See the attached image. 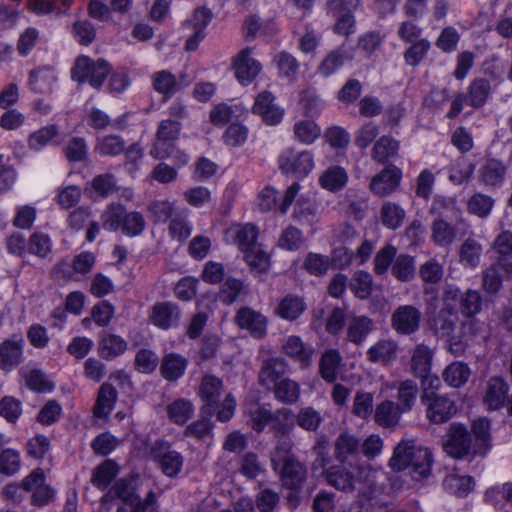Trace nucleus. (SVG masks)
I'll list each match as a JSON object with an SVG mask.
<instances>
[{
	"mask_svg": "<svg viewBox=\"0 0 512 512\" xmlns=\"http://www.w3.org/2000/svg\"><path fill=\"white\" fill-rule=\"evenodd\" d=\"M118 474V467L112 460H106L95 468L91 482L99 489H106Z\"/></svg>",
	"mask_w": 512,
	"mask_h": 512,
	"instance_id": "nucleus-48",
	"label": "nucleus"
},
{
	"mask_svg": "<svg viewBox=\"0 0 512 512\" xmlns=\"http://www.w3.org/2000/svg\"><path fill=\"white\" fill-rule=\"evenodd\" d=\"M437 297L434 296L430 303H427V315L432 330L439 337H448L454 331L458 323L456 307L443 306L442 309L433 317L430 316L431 308H436Z\"/></svg>",
	"mask_w": 512,
	"mask_h": 512,
	"instance_id": "nucleus-8",
	"label": "nucleus"
},
{
	"mask_svg": "<svg viewBox=\"0 0 512 512\" xmlns=\"http://www.w3.org/2000/svg\"><path fill=\"white\" fill-rule=\"evenodd\" d=\"M427 404V417L436 424L448 421L456 413V405L454 401L446 396L433 395Z\"/></svg>",
	"mask_w": 512,
	"mask_h": 512,
	"instance_id": "nucleus-20",
	"label": "nucleus"
},
{
	"mask_svg": "<svg viewBox=\"0 0 512 512\" xmlns=\"http://www.w3.org/2000/svg\"><path fill=\"white\" fill-rule=\"evenodd\" d=\"M341 357L336 350L326 351L320 359V373L324 380L333 382L338 373Z\"/></svg>",
	"mask_w": 512,
	"mask_h": 512,
	"instance_id": "nucleus-58",
	"label": "nucleus"
},
{
	"mask_svg": "<svg viewBox=\"0 0 512 512\" xmlns=\"http://www.w3.org/2000/svg\"><path fill=\"white\" fill-rule=\"evenodd\" d=\"M420 444L416 439H403L394 448L389 460V466L395 471H403L408 468L417 452Z\"/></svg>",
	"mask_w": 512,
	"mask_h": 512,
	"instance_id": "nucleus-21",
	"label": "nucleus"
},
{
	"mask_svg": "<svg viewBox=\"0 0 512 512\" xmlns=\"http://www.w3.org/2000/svg\"><path fill=\"white\" fill-rule=\"evenodd\" d=\"M95 151L102 156H117L125 151V141L118 135L98 137Z\"/></svg>",
	"mask_w": 512,
	"mask_h": 512,
	"instance_id": "nucleus-50",
	"label": "nucleus"
},
{
	"mask_svg": "<svg viewBox=\"0 0 512 512\" xmlns=\"http://www.w3.org/2000/svg\"><path fill=\"white\" fill-rule=\"evenodd\" d=\"M234 320L239 328L247 330L255 339H262L267 334V318L250 307L240 308Z\"/></svg>",
	"mask_w": 512,
	"mask_h": 512,
	"instance_id": "nucleus-9",
	"label": "nucleus"
},
{
	"mask_svg": "<svg viewBox=\"0 0 512 512\" xmlns=\"http://www.w3.org/2000/svg\"><path fill=\"white\" fill-rule=\"evenodd\" d=\"M272 390L275 399L286 405L294 404L300 398V386L290 378H283Z\"/></svg>",
	"mask_w": 512,
	"mask_h": 512,
	"instance_id": "nucleus-39",
	"label": "nucleus"
},
{
	"mask_svg": "<svg viewBox=\"0 0 512 512\" xmlns=\"http://www.w3.org/2000/svg\"><path fill=\"white\" fill-rule=\"evenodd\" d=\"M401 177L402 172L399 168L388 165L372 178L370 189L377 196H386L396 190Z\"/></svg>",
	"mask_w": 512,
	"mask_h": 512,
	"instance_id": "nucleus-15",
	"label": "nucleus"
},
{
	"mask_svg": "<svg viewBox=\"0 0 512 512\" xmlns=\"http://www.w3.org/2000/svg\"><path fill=\"white\" fill-rule=\"evenodd\" d=\"M444 381L455 388L463 386L470 377V369L467 364L453 362L443 372Z\"/></svg>",
	"mask_w": 512,
	"mask_h": 512,
	"instance_id": "nucleus-46",
	"label": "nucleus"
},
{
	"mask_svg": "<svg viewBox=\"0 0 512 512\" xmlns=\"http://www.w3.org/2000/svg\"><path fill=\"white\" fill-rule=\"evenodd\" d=\"M506 167L496 159L488 160L481 169V179L486 185L500 184L505 176Z\"/></svg>",
	"mask_w": 512,
	"mask_h": 512,
	"instance_id": "nucleus-55",
	"label": "nucleus"
},
{
	"mask_svg": "<svg viewBox=\"0 0 512 512\" xmlns=\"http://www.w3.org/2000/svg\"><path fill=\"white\" fill-rule=\"evenodd\" d=\"M287 364L283 359L274 358L266 361L259 371V383L266 389H272L283 379Z\"/></svg>",
	"mask_w": 512,
	"mask_h": 512,
	"instance_id": "nucleus-24",
	"label": "nucleus"
},
{
	"mask_svg": "<svg viewBox=\"0 0 512 512\" xmlns=\"http://www.w3.org/2000/svg\"><path fill=\"white\" fill-rule=\"evenodd\" d=\"M158 356L150 349H140L134 360L135 369L143 374H150L155 371L158 366Z\"/></svg>",
	"mask_w": 512,
	"mask_h": 512,
	"instance_id": "nucleus-64",
	"label": "nucleus"
},
{
	"mask_svg": "<svg viewBox=\"0 0 512 512\" xmlns=\"http://www.w3.org/2000/svg\"><path fill=\"white\" fill-rule=\"evenodd\" d=\"M222 391L223 383L221 379L213 375H205L202 378L199 387V395L205 403V412L209 415L216 413L219 421L227 422L234 414L236 401L231 394H228L224 398L223 402L219 404Z\"/></svg>",
	"mask_w": 512,
	"mask_h": 512,
	"instance_id": "nucleus-1",
	"label": "nucleus"
},
{
	"mask_svg": "<svg viewBox=\"0 0 512 512\" xmlns=\"http://www.w3.org/2000/svg\"><path fill=\"white\" fill-rule=\"evenodd\" d=\"M117 399L118 393L115 387L110 383H103L99 387L96 402L93 407L94 416L100 419L107 418L114 409Z\"/></svg>",
	"mask_w": 512,
	"mask_h": 512,
	"instance_id": "nucleus-23",
	"label": "nucleus"
},
{
	"mask_svg": "<svg viewBox=\"0 0 512 512\" xmlns=\"http://www.w3.org/2000/svg\"><path fill=\"white\" fill-rule=\"evenodd\" d=\"M72 0H31L30 8L37 14L65 13L71 5Z\"/></svg>",
	"mask_w": 512,
	"mask_h": 512,
	"instance_id": "nucleus-59",
	"label": "nucleus"
},
{
	"mask_svg": "<svg viewBox=\"0 0 512 512\" xmlns=\"http://www.w3.org/2000/svg\"><path fill=\"white\" fill-rule=\"evenodd\" d=\"M274 62L282 77L294 81L297 77L300 64L290 53L282 51L275 55Z\"/></svg>",
	"mask_w": 512,
	"mask_h": 512,
	"instance_id": "nucleus-52",
	"label": "nucleus"
},
{
	"mask_svg": "<svg viewBox=\"0 0 512 512\" xmlns=\"http://www.w3.org/2000/svg\"><path fill=\"white\" fill-rule=\"evenodd\" d=\"M360 452V441L348 432L341 433L334 443V456L340 463L347 462Z\"/></svg>",
	"mask_w": 512,
	"mask_h": 512,
	"instance_id": "nucleus-26",
	"label": "nucleus"
},
{
	"mask_svg": "<svg viewBox=\"0 0 512 512\" xmlns=\"http://www.w3.org/2000/svg\"><path fill=\"white\" fill-rule=\"evenodd\" d=\"M124 216V206L118 203H112L107 206L101 215L102 226L106 230L117 231L119 228H121Z\"/></svg>",
	"mask_w": 512,
	"mask_h": 512,
	"instance_id": "nucleus-61",
	"label": "nucleus"
},
{
	"mask_svg": "<svg viewBox=\"0 0 512 512\" xmlns=\"http://www.w3.org/2000/svg\"><path fill=\"white\" fill-rule=\"evenodd\" d=\"M184 76L181 75L177 80L175 76L169 71L162 70L156 72L152 76L154 89L161 94L171 96L181 89L183 85L187 86L188 83H183Z\"/></svg>",
	"mask_w": 512,
	"mask_h": 512,
	"instance_id": "nucleus-31",
	"label": "nucleus"
},
{
	"mask_svg": "<svg viewBox=\"0 0 512 512\" xmlns=\"http://www.w3.org/2000/svg\"><path fill=\"white\" fill-rule=\"evenodd\" d=\"M305 308L302 298L287 295L280 301L276 311L281 318L293 321L304 312Z\"/></svg>",
	"mask_w": 512,
	"mask_h": 512,
	"instance_id": "nucleus-44",
	"label": "nucleus"
},
{
	"mask_svg": "<svg viewBox=\"0 0 512 512\" xmlns=\"http://www.w3.org/2000/svg\"><path fill=\"white\" fill-rule=\"evenodd\" d=\"M373 329V322L367 316H354L347 325V340L359 345Z\"/></svg>",
	"mask_w": 512,
	"mask_h": 512,
	"instance_id": "nucleus-35",
	"label": "nucleus"
},
{
	"mask_svg": "<svg viewBox=\"0 0 512 512\" xmlns=\"http://www.w3.org/2000/svg\"><path fill=\"white\" fill-rule=\"evenodd\" d=\"M280 167L286 173H292L297 177H305L314 168L313 154L304 150L301 152L286 151L280 157Z\"/></svg>",
	"mask_w": 512,
	"mask_h": 512,
	"instance_id": "nucleus-10",
	"label": "nucleus"
},
{
	"mask_svg": "<svg viewBox=\"0 0 512 512\" xmlns=\"http://www.w3.org/2000/svg\"><path fill=\"white\" fill-rule=\"evenodd\" d=\"M59 133L55 124H50L31 133L28 137V147L31 150L39 151L49 144Z\"/></svg>",
	"mask_w": 512,
	"mask_h": 512,
	"instance_id": "nucleus-54",
	"label": "nucleus"
},
{
	"mask_svg": "<svg viewBox=\"0 0 512 512\" xmlns=\"http://www.w3.org/2000/svg\"><path fill=\"white\" fill-rule=\"evenodd\" d=\"M229 233L242 252L258 244L256 239L259 231L251 223L233 226L229 229Z\"/></svg>",
	"mask_w": 512,
	"mask_h": 512,
	"instance_id": "nucleus-37",
	"label": "nucleus"
},
{
	"mask_svg": "<svg viewBox=\"0 0 512 512\" xmlns=\"http://www.w3.org/2000/svg\"><path fill=\"white\" fill-rule=\"evenodd\" d=\"M481 244L472 238H467L460 246V262L465 266L475 268L480 262Z\"/></svg>",
	"mask_w": 512,
	"mask_h": 512,
	"instance_id": "nucleus-53",
	"label": "nucleus"
},
{
	"mask_svg": "<svg viewBox=\"0 0 512 512\" xmlns=\"http://www.w3.org/2000/svg\"><path fill=\"white\" fill-rule=\"evenodd\" d=\"M128 343L121 336L112 333H103L98 343V354L105 360H112L122 355Z\"/></svg>",
	"mask_w": 512,
	"mask_h": 512,
	"instance_id": "nucleus-25",
	"label": "nucleus"
},
{
	"mask_svg": "<svg viewBox=\"0 0 512 512\" xmlns=\"http://www.w3.org/2000/svg\"><path fill=\"white\" fill-rule=\"evenodd\" d=\"M277 472L282 485L290 490H300L307 477L305 466L297 458L282 463Z\"/></svg>",
	"mask_w": 512,
	"mask_h": 512,
	"instance_id": "nucleus-19",
	"label": "nucleus"
},
{
	"mask_svg": "<svg viewBox=\"0 0 512 512\" xmlns=\"http://www.w3.org/2000/svg\"><path fill=\"white\" fill-rule=\"evenodd\" d=\"M282 351L298 362L301 368H307L312 363L314 348L303 342L299 336L290 335L286 337L283 340Z\"/></svg>",
	"mask_w": 512,
	"mask_h": 512,
	"instance_id": "nucleus-16",
	"label": "nucleus"
},
{
	"mask_svg": "<svg viewBox=\"0 0 512 512\" xmlns=\"http://www.w3.org/2000/svg\"><path fill=\"white\" fill-rule=\"evenodd\" d=\"M316 216V206L308 198L300 197L295 205L292 217L301 224L311 225Z\"/></svg>",
	"mask_w": 512,
	"mask_h": 512,
	"instance_id": "nucleus-63",
	"label": "nucleus"
},
{
	"mask_svg": "<svg viewBox=\"0 0 512 512\" xmlns=\"http://www.w3.org/2000/svg\"><path fill=\"white\" fill-rule=\"evenodd\" d=\"M235 76L242 85L250 84L260 73L262 65L252 57V48L239 52L233 62Z\"/></svg>",
	"mask_w": 512,
	"mask_h": 512,
	"instance_id": "nucleus-12",
	"label": "nucleus"
},
{
	"mask_svg": "<svg viewBox=\"0 0 512 512\" xmlns=\"http://www.w3.org/2000/svg\"><path fill=\"white\" fill-rule=\"evenodd\" d=\"M391 271L399 281H410L415 274L414 258L406 254L398 255L392 264Z\"/></svg>",
	"mask_w": 512,
	"mask_h": 512,
	"instance_id": "nucleus-56",
	"label": "nucleus"
},
{
	"mask_svg": "<svg viewBox=\"0 0 512 512\" xmlns=\"http://www.w3.org/2000/svg\"><path fill=\"white\" fill-rule=\"evenodd\" d=\"M110 72L111 65L106 60H93L82 55L76 59L71 75L79 83L88 82L93 88L100 89Z\"/></svg>",
	"mask_w": 512,
	"mask_h": 512,
	"instance_id": "nucleus-3",
	"label": "nucleus"
},
{
	"mask_svg": "<svg viewBox=\"0 0 512 512\" xmlns=\"http://www.w3.org/2000/svg\"><path fill=\"white\" fill-rule=\"evenodd\" d=\"M495 200L486 194L475 193L467 202V211L479 218L485 219L491 213Z\"/></svg>",
	"mask_w": 512,
	"mask_h": 512,
	"instance_id": "nucleus-47",
	"label": "nucleus"
},
{
	"mask_svg": "<svg viewBox=\"0 0 512 512\" xmlns=\"http://www.w3.org/2000/svg\"><path fill=\"white\" fill-rule=\"evenodd\" d=\"M471 448V437L465 426L452 424L448 432V439L444 443V450L454 458L465 457Z\"/></svg>",
	"mask_w": 512,
	"mask_h": 512,
	"instance_id": "nucleus-13",
	"label": "nucleus"
},
{
	"mask_svg": "<svg viewBox=\"0 0 512 512\" xmlns=\"http://www.w3.org/2000/svg\"><path fill=\"white\" fill-rule=\"evenodd\" d=\"M56 77L48 67H41L30 72L29 84L31 89L38 93H47L52 89Z\"/></svg>",
	"mask_w": 512,
	"mask_h": 512,
	"instance_id": "nucleus-43",
	"label": "nucleus"
},
{
	"mask_svg": "<svg viewBox=\"0 0 512 512\" xmlns=\"http://www.w3.org/2000/svg\"><path fill=\"white\" fill-rule=\"evenodd\" d=\"M322 420L321 413L311 406L301 408L295 417L299 427L313 432L319 429Z\"/></svg>",
	"mask_w": 512,
	"mask_h": 512,
	"instance_id": "nucleus-60",
	"label": "nucleus"
},
{
	"mask_svg": "<svg viewBox=\"0 0 512 512\" xmlns=\"http://www.w3.org/2000/svg\"><path fill=\"white\" fill-rule=\"evenodd\" d=\"M363 480L367 481V485L360 493L361 498L369 502L374 508L387 510L392 505V499L389 493L386 492L384 481L378 478L371 469L369 478Z\"/></svg>",
	"mask_w": 512,
	"mask_h": 512,
	"instance_id": "nucleus-11",
	"label": "nucleus"
},
{
	"mask_svg": "<svg viewBox=\"0 0 512 512\" xmlns=\"http://www.w3.org/2000/svg\"><path fill=\"white\" fill-rule=\"evenodd\" d=\"M432 465V453L426 447L420 445L417 452L413 456V460H411L412 477L415 480H421L426 478L431 472Z\"/></svg>",
	"mask_w": 512,
	"mask_h": 512,
	"instance_id": "nucleus-40",
	"label": "nucleus"
},
{
	"mask_svg": "<svg viewBox=\"0 0 512 512\" xmlns=\"http://www.w3.org/2000/svg\"><path fill=\"white\" fill-rule=\"evenodd\" d=\"M150 455L163 474L168 477L176 476L182 469L183 457L179 452L171 449L168 441L156 440L150 448Z\"/></svg>",
	"mask_w": 512,
	"mask_h": 512,
	"instance_id": "nucleus-5",
	"label": "nucleus"
},
{
	"mask_svg": "<svg viewBox=\"0 0 512 512\" xmlns=\"http://www.w3.org/2000/svg\"><path fill=\"white\" fill-rule=\"evenodd\" d=\"M508 389V384L501 377H492L487 381L483 401L489 410H498L503 407Z\"/></svg>",
	"mask_w": 512,
	"mask_h": 512,
	"instance_id": "nucleus-22",
	"label": "nucleus"
},
{
	"mask_svg": "<svg viewBox=\"0 0 512 512\" xmlns=\"http://www.w3.org/2000/svg\"><path fill=\"white\" fill-rule=\"evenodd\" d=\"M398 345L390 339L379 340L367 350V359L372 363L387 365L396 358Z\"/></svg>",
	"mask_w": 512,
	"mask_h": 512,
	"instance_id": "nucleus-27",
	"label": "nucleus"
},
{
	"mask_svg": "<svg viewBox=\"0 0 512 512\" xmlns=\"http://www.w3.org/2000/svg\"><path fill=\"white\" fill-rule=\"evenodd\" d=\"M276 444L271 452L270 460L271 466L274 471H278L282 463L296 459L297 457L292 453L294 443L289 436H275Z\"/></svg>",
	"mask_w": 512,
	"mask_h": 512,
	"instance_id": "nucleus-32",
	"label": "nucleus"
},
{
	"mask_svg": "<svg viewBox=\"0 0 512 512\" xmlns=\"http://www.w3.org/2000/svg\"><path fill=\"white\" fill-rule=\"evenodd\" d=\"M491 92V84L490 81L486 78H476L474 79L469 87L468 92L466 94L467 104L472 106L473 108L482 107Z\"/></svg>",
	"mask_w": 512,
	"mask_h": 512,
	"instance_id": "nucleus-36",
	"label": "nucleus"
},
{
	"mask_svg": "<svg viewBox=\"0 0 512 512\" xmlns=\"http://www.w3.org/2000/svg\"><path fill=\"white\" fill-rule=\"evenodd\" d=\"M274 100L271 92L263 91L257 96L252 108L253 113L260 115L268 125L280 123L284 115V110L277 106Z\"/></svg>",
	"mask_w": 512,
	"mask_h": 512,
	"instance_id": "nucleus-17",
	"label": "nucleus"
},
{
	"mask_svg": "<svg viewBox=\"0 0 512 512\" xmlns=\"http://www.w3.org/2000/svg\"><path fill=\"white\" fill-rule=\"evenodd\" d=\"M387 388H397L398 405L405 413L412 410L418 395L417 384L413 380L401 381L397 386L395 384H386Z\"/></svg>",
	"mask_w": 512,
	"mask_h": 512,
	"instance_id": "nucleus-33",
	"label": "nucleus"
},
{
	"mask_svg": "<svg viewBox=\"0 0 512 512\" xmlns=\"http://www.w3.org/2000/svg\"><path fill=\"white\" fill-rule=\"evenodd\" d=\"M404 413L397 403L386 400L376 407L374 417L380 426L389 428L396 426Z\"/></svg>",
	"mask_w": 512,
	"mask_h": 512,
	"instance_id": "nucleus-30",
	"label": "nucleus"
},
{
	"mask_svg": "<svg viewBox=\"0 0 512 512\" xmlns=\"http://www.w3.org/2000/svg\"><path fill=\"white\" fill-rule=\"evenodd\" d=\"M433 359V350L425 345L418 344L412 351L410 372L418 377L430 372Z\"/></svg>",
	"mask_w": 512,
	"mask_h": 512,
	"instance_id": "nucleus-29",
	"label": "nucleus"
},
{
	"mask_svg": "<svg viewBox=\"0 0 512 512\" xmlns=\"http://www.w3.org/2000/svg\"><path fill=\"white\" fill-rule=\"evenodd\" d=\"M347 181L348 175L345 169L340 166L328 167L319 178L320 185L330 192L341 190Z\"/></svg>",
	"mask_w": 512,
	"mask_h": 512,
	"instance_id": "nucleus-38",
	"label": "nucleus"
},
{
	"mask_svg": "<svg viewBox=\"0 0 512 512\" xmlns=\"http://www.w3.org/2000/svg\"><path fill=\"white\" fill-rule=\"evenodd\" d=\"M398 148L399 144L396 140L389 136H382L374 144L372 158L380 163H384L397 153Z\"/></svg>",
	"mask_w": 512,
	"mask_h": 512,
	"instance_id": "nucleus-57",
	"label": "nucleus"
},
{
	"mask_svg": "<svg viewBox=\"0 0 512 512\" xmlns=\"http://www.w3.org/2000/svg\"><path fill=\"white\" fill-rule=\"evenodd\" d=\"M355 475L344 463L332 465L323 472L326 483L338 491L352 493L356 488V483L362 479H368L370 476V468L368 466L359 465L356 468Z\"/></svg>",
	"mask_w": 512,
	"mask_h": 512,
	"instance_id": "nucleus-4",
	"label": "nucleus"
},
{
	"mask_svg": "<svg viewBox=\"0 0 512 512\" xmlns=\"http://www.w3.org/2000/svg\"><path fill=\"white\" fill-rule=\"evenodd\" d=\"M169 419L177 424L184 425L194 414L193 403L185 398H179L167 406Z\"/></svg>",
	"mask_w": 512,
	"mask_h": 512,
	"instance_id": "nucleus-41",
	"label": "nucleus"
},
{
	"mask_svg": "<svg viewBox=\"0 0 512 512\" xmlns=\"http://www.w3.org/2000/svg\"><path fill=\"white\" fill-rule=\"evenodd\" d=\"M422 317L419 307L411 304L399 305L391 314V327L397 334L409 336L419 331Z\"/></svg>",
	"mask_w": 512,
	"mask_h": 512,
	"instance_id": "nucleus-7",
	"label": "nucleus"
},
{
	"mask_svg": "<svg viewBox=\"0 0 512 512\" xmlns=\"http://www.w3.org/2000/svg\"><path fill=\"white\" fill-rule=\"evenodd\" d=\"M320 134V127L311 120H301L294 125L296 139L304 144H312Z\"/></svg>",
	"mask_w": 512,
	"mask_h": 512,
	"instance_id": "nucleus-62",
	"label": "nucleus"
},
{
	"mask_svg": "<svg viewBox=\"0 0 512 512\" xmlns=\"http://www.w3.org/2000/svg\"><path fill=\"white\" fill-rule=\"evenodd\" d=\"M457 232L454 226L442 218H436L431 224V239L439 247L451 245Z\"/></svg>",
	"mask_w": 512,
	"mask_h": 512,
	"instance_id": "nucleus-34",
	"label": "nucleus"
},
{
	"mask_svg": "<svg viewBox=\"0 0 512 512\" xmlns=\"http://www.w3.org/2000/svg\"><path fill=\"white\" fill-rule=\"evenodd\" d=\"M186 367V358L179 354L170 353L162 358L160 373L164 379L173 382L183 376Z\"/></svg>",
	"mask_w": 512,
	"mask_h": 512,
	"instance_id": "nucleus-28",
	"label": "nucleus"
},
{
	"mask_svg": "<svg viewBox=\"0 0 512 512\" xmlns=\"http://www.w3.org/2000/svg\"><path fill=\"white\" fill-rule=\"evenodd\" d=\"M25 340L21 335L14 334L0 344V369L10 371L17 367L23 359Z\"/></svg>",
	"mask_w": 512,
	"mask_h": 512,
	"instance_id": "nucleus-14",
	"label": "nucleus"
},
{
	"mask_svg": "<svg viewBox=\"0 0 512 512\" xmlns=\"http://www.w3.org/2000/svg\"><path fill=\"white\" fill-rule=\"evenodd\" d=\"M244 260L252 271L266 272L270 266V256L260 244L247 248L244 252Z\"/></svg>",
	"mask_w": 512,
	"mask_h": 512,
	"instance_id": "nucleus-42",
	"label": "nucleus"
},
{
	"mask_svg": "<svg viewBox=\"0 0 512 512\" xmlns=\"http://www.w3.org/2000/svg\"><path fill=\"white\" fill-rule=\"evenodd\" d=\"M294 426V418L290 409L280 408L273 413L271 429L274 432V436H289Z\"/></svg>",
	"mask_w": 512,
	"mask_h": 512,
	"instance_id": "nucleus-45",
	"label": "nucleus"
},
{
	"mask_svg": "<svg viewBox=\"0 0 512 512\" xmlns=\"http://www.w3.org/2000/svg\"><path fill=\"white\" fill-rule=\"evenodd\" d=\"M138 476L124 477L115 482L110 493L123 502L117 512H147L156 503V494L150 490L142 499L138 494Z\"/></svg>",
	"mask_w": 512,
	"mask_h": 512,
	"instance_id": "nucleus-2",
	"label": "nucleus"
},
{
	"mask_svg": "<svg viewBox=\"0 0 512 512\" xmlns=\"http://www.w3.org/2000/svg\"><path fill=\"white\" fill-rule=\"evenodd\" d=\"M445 489L457 497L466 496L474 486L473 479L470 476L449 474L443 481Z\"/></svg>",
	"mask_w": 512,
	"mask_h": 512,
	"instance_id": "nucleus-49",
	"label": "nucleus"
},
{
	"mask_svg": "<svg viewBox=\"0 0 512 512\" xmlns=\"http://www.w3.org/2000/svg\"><path fill=\"white\" fill-rule=\"evenodd\" d=\"M181 123L177 120H162L156 132V140L150 155L156 159H165L174 152V141L178 138Z\"/></svg>",
	"mask_w": 512,
	"mask_h": 512,
	"instance_id": "nucleus-6",
	"label": "nucleus"
},
{
	"mask_svg": "<svg viewBox=\"0 0 512 512\" xmlns=\"http://www.w3.org/2000/svg\"><path fill=\"white\" fill-rule=\"evenodd\" d=\"M180 309L172 302H159L152 306L150 321L161 329L177 326L180 320Z\"/></svg>",
	"mask_w": 512,
	"mask_h": 512,
	"instance_id": "nucleus-18",
	"label": "nucleus"
},
{
	"mask_svg": "<svg viewBox=\"0 0 512 512\" xmlns=\"http://www.w3.org/2000/svg\"><path fill=\"white\" fill-rule=\"evenodd\" d=\"M348 59L347 53L338 48L329 52L317 68V72L324 77H329L342 67Z\"/></svg>",
	"mask_w": 512,
	"mask_h": 512,
	"instance_id": "nucleus-51",
	"label": "nucleus"
}]
</instances>
